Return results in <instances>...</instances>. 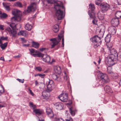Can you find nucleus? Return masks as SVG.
Listing matches in <instances>:
<instances>
[{
	"instance_id": "nucleus-55",
	"label": "nucleus",
	"mask_w": 121,
	"mask_h": 121,
	"mask_svg": "<svg viewBox=\"0 0 121 121\" xmlns=\"http://www.w3.org/2000/svg\"><path fill=\"white\" fill-rule=\"evenodd\" d=\"M46 49L45 48H40L39 49L41 51H42L45 49Z\"/></svg>"
},
{
	"instance_id": "nucleus-29",
	"label": "nucleus",
	"mask_w": 121,
	"mask_h": 121,
	"mask_svg": "<svg viewBox=\"0 0 121 121\" xmlns=\"http://www.w3.org/2000/svg\"><path fill=\"white\" fill-rule=\"evenodd\" d=\"M108 67L107 68V71L108 73H111L112 72V68H111L112 66H110L109 65H107Z\"/></svg>"
},
{
	"instance_id": "nucleus-10",
	"label": "nucleus",
	"mask_w": 121,
	"mask_h": 121,
	"mask_svg": "<svg viewBox=\"0 0 121 121\" xmlns=\"http://www.w3.org/2000/svg\"><path fill=\"white\" fill-rule=\"evenodd\" d=\"M60 100L63 102H67L68 100V95L67 93H62L58 96Z\"/></svg>"
},
{
	"instance_id": "nucleus-21",
	"label": "nucleus",
	"mask_w": 121,
	"mask_h": 121,
	"mask_svg": "<svg viewBox=\"0 0 121 121\" xmlns=\"http://www.w3.org/2000/svg\"><path fill=\"white\" fill-rule=\"evenodd\" d=\"M34 112H35L36 115L39 116L42 114V111L40 109H38L34 110Z\"/></svg>"
},
{
	"instance_id": "nucleus-34",
	"label": "nucleus",
	"mask_w": 121,
	"mask_h": 121,
	"mask_svg": "<svg viewBox=\"0 0 121 121\" xmlns=\"http://www.w3.org/2000/svg\"><path fill=\"white\" fill-rule=\"evenodd\" d=\"M1 14L0 16V17L1 18H5L8 17V15L5 13H3V14Z\"/></svg>"
},
{
	"instance_id": "nucleus-25",
	"label": "nucleus",
	"mask_w": 121,
	"mask_h": 121,
	"mask_svg": "<svg viewBox=\"0 0 121 121\" xmlns=\"http://www.w3.org/2000/svg\"><path fill=\"white\" fill-rule=\"evenodd\" d=\"M115 15L116 17L119 18H121V11H117L115 13Z\"/></svg>"
},
{
	"instance_id": "nucleus-28",
	"label": "nucleus",
	"mask_w": 121,
	"mask_h": 121,
	"mask_svg": "<svg viewBox=\"0 0 121 121\" xmlns=\"http://www.w3.org/2000/svg\"><path fill=\"white\" fill-rule=\"evenodd\" d=\"M111 37V35L110 34L106 35V43H108L110 41Z\"/></svg>"
},
{
	"instance_id": "nucleus-18",
	"label": "nucleus",
	"mask_w": 121,
	"mask_h": 121,
	"mask_svg": "<svg viewBox=\"0 0 121 121\" xmlns=\"http://www.w3.org/2000/svg\"><path fill=\"white\" fill-rule=\"evenodd\" d=\"M56 106L57 109L59 110H61L62 109L64 105L61 103H58L56 104Z\"/></svg>"
},
{
	"instance_id": "nucleus-15",
	"label": "nucleus",
	"mask_w": 121,
	"mask_h": 121,
	"mask_svg": "<svg viewBox=\"0 0 121 121\" xmlns=\"http://www.w3.org/2000/svg\"><path fill=\"white\" fill-rule=\"evenodd\" d=\"M100 39V38L97 35H95L91 39V41L94 43L95 45L97 46V43L99 41V40Z\"/></svg>"
},
{
	"instance_id": "nucleus-53",
	"label": "nucleus",
	"mask_w": 121,
	"mask_h": 121,
	"mask_svg": "<svg viewBox=\"0 0 121 121\" xmlns=\"http://www.w3.org/2000/svg\"><path fill=\"white\" fill-rule=\"evenodd\" d=\"M4 27L3 25H0V29L2 30H4Z\"/></svg>"
},
{
	"instance_id": "nucleus-16",
	"label": "nucleus",
	"mask_w": 121,
	"mask_h": 121,
	"mask_svg": "<svg viewBox=\"0 0 121 121\" xmlns=\"http://www.w3.org/2000/svg\"><path fill=\"white\" fill-rule=\"evenodd\" d=\"M54 71L56 73L60 74L61 73V68L59 66H56L54 67Z\"/></svg>"
},
{
	"instance_id": "nucleus-38",
	"label": "nucleus",
	"mask_w": 121,
	"mask_h": 121,
	"mask_svg": "<svg viewBox=\"0 0 121 121\" xmlns=\"http://www.w3.org/2000/svg\"><path fill=\"white\" fill-rule=\"evenodd\" d=\"M29 50L30 52L31 55H32L33 54H34L33 53L35 52H36L37 51H36V52H35V50L33 48L29 49Z\"/></svg>"
},
{
	"instance_id": "nucleus-6",
	"label": "nucleus",
	"mask_w": 121,
	"mask_h": 121,
	"mask_svg": "<svg viewBox=\"0 0 121 121\" xmlns=\"http://www.w3.org/2000/svg\"><path fill=\"white\" fill-rule=\"evenodd\" d=\"M62 38L60 37V35H58L57 39L56 38H52L50 39V40L52 42V43H51V48H53L55 46L59 43L60 41Z\"/></svg>"
},
{
	"instance_id": "nucleus-7",
	"label": "nucleus",
	"mask_w": 121,
	"mask_h": 121,
	"mask_svg": "<svg viewBox=\"0 0 121 121\" xmlns=\"http://www.w3.org/2000/svg\"><path fill=\"white\" fill-rule=\"evenodd\" d=\"M100 73L97 75V77L99 79H101V81H102L103 82H101L102 85L103 86H104V89L105 91V87L106 86V81L104 79V74L102 73L100 71H99Z\"/></svg>"
},
{
	"instance_id": "nucleus-31",
	"label": "nucleus",
	"mask_w": 121,
	"mask_h": 121,
	"mask_svg": "<svg viewBox=\"0 0 121 121\" xmlns=\"http://www.w3.org/2000/svg\"><path fill=\"white\" fill-rule=\"evenodd\" d=\"M55 116L53 117L54 118V120L55 121H64V120L62 118H58Z\"/></svg>"
},
{
	"instance_id": "nucleus-49",
	"label": "nucleus",
	"mask_w": 121,
	"mask_h": 121,
	"mask_svg": "<svg viewBox=\"0 0 121 121\" xmlns=\"http://www.w3.org/2000/svg\"><path fill=\"white\" fill-rule=\"evenodd\" d=\"M36 69L38 71H41V68L40 67H36Z\"/></svg>"
},
{
	"instance_id": "nucleus-52",
	"label": "nucleus",
	"mask_w": 121,
	"mask_h": 121,
	"mask_svg": "<svg viewBox=\"0 0 121 121\" xmlns=\"http://www.w3.org/2000/svg\"><path fill=\"white\" fill-rule=\"evenodd\" d=\"M40 87L41 88L43 89L45 87L44 84H41Z\"/></svg>"
},
{
	"instance_id": "nucleus-22",
	"label": "nucleus",
	"mask_w": 121,
	"mask_h": 121,
	"mask_svg": "<svg viewBox=\"0 0 121 121\" xmlns=\"http://www.w3.org/2000/svg\"><path fill=\"white\" fill-rule=\"evenodd\" d=\"M59 25H58L56 24L54 25L53 27V30L55 33L57 32L59 30Z\"/></svg>"
},
{
	"instance_id": "nucleus-61",
	"label": "nucleus",
	"mask_w": 121,
	"mask_h": 121,
	"mask_svg": "<svg viewBox=\"0 0 121 121\" xmlns=\"http://www.w3.org/2000/svg\"><path fill=\"white\" fill-rule=\"evenodd\" d=\"M35 85L36 86H37V84H38V83L37 82V80H35Z\"/></svg>"
},
{
	"instance_id": "nucleus-8",
	"label": "nucleus",
	"mask_w": 121,
	"mask_h": 121,
	"mask_svg": "<svg viewBox=\"0 0 121 121\" xmlns=\"http://www.w3.org/2000/svg\"><path fill=\"white\" fill-rule=\"evenodd\" d=\"M101 2L98 1V0H96L95 1V4L98 5H100L101 11L103 13H104L106 12V4L104 3H100Z\"/></svg>"
},
{
	"instance_id": "nucleus-32",
	"label": "nucleus",
	"mask_w": 121,
	"mask_h": 121,
	"mask_svg": "<svg viewBox=\"0 0 121 121\" xmlns=\"http://www.w3.org/2000/svg\"><path fill=\"white\" fill-rule=\"evenodd\" d=\"M99 13H97L98 17V18L100 20H103L104 19V15L101 16L100 15Z\"/></svg>"
},
{
	"instance_id": "nucleus-4",
	"label": "nucleus",
	"mask_w": 121,
	"mask_h": 121,
	"mask_svg": "<svg viewBox=\"0 0 121 121\" xmlns=\"http://www.w3.org/2000/svg\"><path fill=\"white\" fill-rule=\"evenodd\" d=\"M12 28V30L9 27H8L6 29V30L9 32L10 34H11L13 37H15L16 36L17 32L16 30V24H15L14 23L10 24V25Z\"/></svg>"
},
{
	"instance_id": "nucleus-1",
	"label": "nucleus",
	"mask_w": 121,
	"mask_h": 121,
	"mask_svg": "<svg viewBox=\"0 0 121 121\" xmlns=\"http://www.w3.org/2000/svg\"><path fill=\"white\" fill-rule=\"evenodd\" d=\"M106 64L112 66L118 60V54L115 49L112 48V44L110 45L106 44Z\"/></svg>"
},
{
	"instance_id": "nucleus-26",
	"label": "nucleus",
	"mask_w": 121,
	"mask_h": 121,
	"mask_svg": "<svg viewBox=\"0 0 121 121\" xmlns=\"http://www.w3.org/2000/svg\"><path fill=\"white\" fill-rule=\"evenodd\" d=\"M27 34V33L25 31L22 30L20 31L18 33V35H21L24 36H25Z\"/></svg>"
},
{
	"instance_id": "nucleus-41",
	"label": "nucleus",
	"mask_w": 121,
	"mask_h": 121,
	"mask_svg": "<svg viewBox=\"0 0 121 121\" xmlns=\"http://www.w3.org/2000/svg\"><path fill=\"white\" fill-rule=\"evenodd\" d=\"M63 33V32L62 31H61L59 35H60V37L62 38H64Z\"/></svg>"
},
{
	"instance_id": "nucleus-60",
	"label": "nucleus",
	"mask_w": 121,
	"mask_h": 121,
	"mask_svg": "<svg viewBox=\"0 0 121 121\" xmlns=\"http://www.w3.org/2000/svg\"><path fill=\"white\" fill-rule=\"evenodd\" d=\"M0 60H2L4 61V59L3 57H1L0 58Z\"/></svg>"
},
{
	"instance_id": "nucleus-48",
	"label": "nucleus",
	"mask_w": 121,
	"mask_h": 121,
	"mask_svg": "<svg viewBox=\"0 0 121 121\" xmlns=\"http://www.w3.org/2000/svg\"><path fill=\"white\" fill-rule=\"evenodd\" d=\"M7 10L9 11L10 10V7L9 6H6L5 7Z\"/></svg>"
},
{
	"instance_id": "nucleus-44",
	"label": "nucleus",
	"mask_w": 121,
	"mask_h": 121,
	"mask_svg": "<svg viewBox=\"0 0 121 121\" xmlns=\"http://www.w3.org/2000/svg\"><path fill=\"white\" fill-rule=\"evenodd\" d=\"M111 7L108 4L106 3V10L111 8Z\"/></svg>"
},
{
	"instance_id": "nucleus-57",
	"label": "nucleus",
	"mask_w": 121,
	"mask_h": 121,
	"mask_svg": "<svg viewBox=\"0 0 121 121\" xmlns=\"http://www.w3.org/2000/svg\"><path fill=\"white\" fill-rule=\"evenodd\" d=\"M21 56V55H19L18 56H14L15 58H18L20 57Z\"/></svg>"
},
{
	"instance_id": "nucleus-19",
	"label": "nucleus",
	"mask_w": 121,
	"mask_h": 121,
	"mask_svg": "<svg viewBox=\"0 0 121 121\" xmlns=\"http://www.w3.org/2000/svg\"><path fill=\"white\" fill-rule=\"evenodd\" d=\"M39 43L34 41H32V46L35 48L39 47Z\"/></svg>"
},
{
	"instance_id": "nucleus-5",
	"label": "nucleus",
	"mask_w": 121,
	"mask_h": 121,
	"mask_svg": "<svg viewBox=\"0 0 121 121\" xmlns=\"http://www.w3.org/2000/svg\"><path fill=\"white\" fill-rule=\"evenodd\" d=\"M20 13V11L17 9L13 10L12 11V13L14 16L11 18V20H12L14 19V21H20L21 20V15Z\"/></svg>"
},
{
	"instance_id": "nucleus-33",
	"label": "nucleus",
	"mask_w": 121,
	"mask_h": 121,
	"mask_svg": "<svg viewBox=\"0 0 121 121\" xmlns=\"http://www.w3.org/2000/svg\"><path fill=\"white\" fill-rule=\"evenodd\" d=\"M4 91V88L3 86L1 85H0V93H3Z\"/></svg>"
},
{
	"instance_id": "nucleus-51",
	"label": "nucleus",
	"mask_w": 121,
	"mask_h": 121,
	"mask_svg": "<svg viewBox=\"0 0 121 121\" xmlns=\"http://www.w3.org/2000/svg\"><path fill=\"white\" fill-rule=\"evenodd\" d=\"M45 75V74H39V76L42 78H43L44 77Z\"/></svg>"
},
{
	"instance_id": "nucleus-3",
	"label": "nucleus",
	"mask_w": 121,
	"mask_h": 121,
	"mask_svg": "<svg viewBox=\"0 0 121 121\" xmlns=\"http://www.w3.org/2000/svg\"><path fill=\"white\" fill-rule=\"evenodd\" d=\"M89 7L90 9L91 10V11L90 10L88 11V14L90 17L93 19L92 21V23L94 24L97 25V20L96 17L95 15V13L94 11L95 8V5L91 3L89 4Z\"/></svg>"
},
{
	"instance_id": "nucleus-24",
	"label": "nucleus",
	"mask_w": 121,
	"mask_h": 121,
	"mask_svg": "<svg viewBox=\"0 0 121 121\" xmlns=\"http://www.w3.org/2000/svg\"><path fill=\"white\" fill-rule=\"evenodd\" d=\"M25 28L26 30L29 31L30 30L32 29V26L29 23H27L26 25Z\"/></svg>"
},
{
	"instance_id": "nucleus-11",
	"label": "nucleus",
	"mask_w": 121,
	"mask_h": 121,
	"mask_svg": "<svg viewBox=\"0 0 121 121\" xmlns=\"http://www.w3.org/2000/svg\"><path fill=\"white\" fill-rule=\"evenodd\" d=\"M54 84V83L53 81L49 79V81H48V83L47 84L46 91L48 92L51 91L52 88L53 87Z\"/></svg>"
},
{
	"instance_id": "nucleus-63",
	"label": "nucleus",
	"mask_w": 121,
	"mask_h": 121,
	"mask_svg": "<svg viewBox=\"0 0 121 121\" xmlns=\"http://www.w3.org/2000/svg\"><path fill=\"white\" fill-rule=\"evenodd\" d=\"M32 55L34 57H36V56L37 55V54H33Z\"/></svg>"
},
{
	"instance_id": "nucleus-30",
	"label": "nucleus",
	"mask_w": 121,
	"mask_h": 121,
	"mask_svg": "<svg viewBox=\"0 0 121 121\" xmlns=\"http://www.w3.org/2000/svg\"><path fill=\"white\" fill-rule=\"evenodd\" d=\"M30 107H32L33 110H34L36 109H35V108H36V106L35 105H34L32 103L30 102Z\"/></svg>"
},
{
	"instance_id": "nucleus-62",
	"label": "nucleus",
	"mask_w": 121,
	"mask_h": 121,
	"mask_svg": "<svg viewBox=\"0 0 121 121\" xmlns=\"http://www.w3.org/2000/svg\"><path fill=\"white\" fill-rule=\"evenodd\" d=\"M101 59L100 58H99V61H98V64H99H99L101 62Z\"/></svg>"
},
{
	"instance_id": "nucleus-43",
	"label": "nucleus",
	"mask_w": 121,
	"mask_h": 121,
	"mask_svg": "<svg viewBox=\"0 0 121 121\" xmlns=\"http://www.w3.org/2000/svg\"><path fill=\"white\" fill-rule=\"evenodd\" d=\"M8 37H4L3 36H2L1 37V39L2 40H7Z\"/></svg>"
},
{
	"instance_id": "nucleus-58",
	"label": "nucleus",
	"mask_w": 121,
	"mask_h": 121,
	"mask_svg": "<svg viewBox=\"0 0 121 121\" xmlns=\"http://www.w3.org/2000/svg\"><path fill=\"white\" fill-rule=\"evenodd\" d=\"M64 78L66 80H67L68 79V78L66 75L64 77Z\"/></svg>"
},
{
	"instance_id": "nucleus-36",
	"label": "nucleus",
	"mask_w": 121,
	"mask_h": 121,
	"mask_svg": "<svg viewBox=\"0 0 121 121\" xmlns=\"http://www.w3.org/2000/svg\"><path fill=\"white\" fill-rule=\"evenodd\" d=\"M15 5L16 6H18L20 7H22L21 3L18 2H17L15 3Z\"/></svg>"
},
{
	"instance_id": "nucleus-47",
	"label": "nucleus",
	"mask_w": 121,
	"mask_h": 121,
	"mask_svg": "<svg viewBox=\"0 0 121 121\" xmlns=\"http://www.w3.org/2000/svg\"><path fill=\"white\" fill-rule=\"evenodd\" d=\"M28 90L30 91V94L32 96H34V94L32 92L31 90L30 89H28Z\"/></svg>"
},
{
	"instance_id": "nucleus-2",
	"label": "nucleus",
	"mask_w": 121,
	"mask_h": 121,
	"mask_svg": "<svg viewBox=\"0 0 121 121\" xmlns=\"http://www.w3.org/2000/svg\"><path fill=\"white\" fill-rule=\"evenodd\" d=\"M54 5V8L55 9L56 11L54 15V17L57 20H61L64 17L63 11L61 10L63 9L65 10V8L62 5L58 3H56Z\"/></svg>"
},
{
	"instance_id": "nucleus-14",
	"label": "nucleus",
	"mask_w": 121,
	"mask_h": 121,
	"mask_svg": "<svg viewBox=\"0 0 121 121\" xmlns=\"http://www.w3.org/2000/svg\"><path fill=\"white\" fill-rule=\"evenodd\" d=\"M108 31L109 34L111 35H113L115 34L116 32V29L115 26H111L108 28Z\"/></svg>"
},
{
	"instance_id": "nucleus-59",
	"label": "nucleus",
	"mask_w": 121,
	"mask_h": 121,
	"mask_svg": "<svg viewBox=\"0 0 121 121\" xmlns=\"http://www.w3.org/2000/svg\"><path fill=\"white\" fill-rule=\"evenodd\" d=\"M72 103L71 101L70 100V101H69V103H68L67 104L69 105H71V104H72Z\"/></svg>"
},
{
	"instance_id": "nucleus-56",
	"label": "nucleus",
	"mask_w": 121,
	"mask_h": 121,
	"mask_svg": "<svg viewBox=\"0 0 121 121\" xmlns=\"http://www.w3.org/2000/svg\"><path fill=\"white\" fill-rule=\"evenodd\" d=\"M29 45H30V44H24L23 45V46H24V47H28L29 46Z\"/></svg>"
},
{
	"instance_id": "nucleus-46",
	"label": "nucleus",
	"mask_w": 121,
	"mask_h": 121,
	"mask_svg": "<svg viewBox=\"0 0 121 121\" xmlns=\"http://www.w3.org/2000/svg\"><path fill=\"white\" fill-rule=\"evenodd\" d=\"M64 121H73V120L72 118L70 117L68 119H65V121L64 120Z\"/></svg>"
},
{
	"instance_id": "nucleus-45",
	"label": "nucleus",
	"mask_w": 121,
	"mask_h": 121,
	"mask_svg": "<svg viewBox=\"0 0 121 121\" xmlns=\"http://www.w3.org/2000/svg\"><path fill=\"white\" fill-rule=\"evenodd\" d=\"M62 44L61 46L62 47H64V38L62 39Z\"/></svg>"
},
{
	"instance_id": "nucleus-54",
	"label": "nucleus",
	"mask_w": 121,
	"mask_h": 121,
	"mask_svg": "<svg viewBox=\"0 0 121 121\" xmlns=\"http://www.w3.org/2000/svg\"><path fill=\"white\" fill-rule=\"evenodd\" d=\"M21 39L22 41V42L23 43H25L26 41H25V40L24 38H21Z\"/></svg>"
},
{
	"instance_id": "nucleus-27",
	"label": "nucleus",
	"mask_w": 121,
	"mask_h": 121,
	"mask_svg": "<svg viewBox=\"0 0 121 121\" xmlns=\"http://www.w3.org/2000/svg\"><path fill=\"white\" fill-rule=\"evenodd\" d=\"M7 44L8 43L7 42L5 43L4 44H2V43H1V45H0V47L2 49H4L7 46Z\"/></svg>"
},
{
	"instance_id": "nucleus-35",
	"label": "nucleus",
	"mask_w": 121,
	"mask_h": 121,
	"mask_svg": "<svg viewBox=\"0 0 121 121\" xmlns=\"http://www.w3.org/2000/svg\"><path fill=\"white\" fill-rule=\"evenodd\" d=\"M70 113L72 116H74L75 114L74 110H73L72 108H69Z\"/></svg>"
},
{
	"instance_id": "nucleus-37",
	"label": "nucleus",
	"mask_w": 121,
	"mask_h": 121,
	"mask_svg": "<svg viewBox=\"0 0 121 121\" xmlns=\"http://www.w3.org/2000/svg\"><path fill=\"white\" fill-rule=\"evenodd\" d=\"M105 28L104 26H102V28H100V29L99 31V33H100L102 31L103 32H105Z\"/></svg>"
},
{
	"instance_id": "nucleus-40",
	"label": "nucleus",
	"mask_w": 121,
	"mask_h": 121,
	"mask_svg": "<svg viewBox=\"0 0 121 121\" xmlns=\"http://www.w3.org/2000/svg\"><path fill=\"white\" fill-rule=\"evenodd\" d=\"M47 2L48 4H52L54 2V0H47Z\"/></svg>"
},
{
	"instance_id": "nucleus-13",
	"label": "nucleus",
	"mask_w": 121,
	"mask_h": 121,
	"mask_svg": "<svg viewBox=\"0 0 121 121\" xmlns=\"http://www.w3.org/2000/svg\"><path fill=\"white\" fill-rule=\"evenodd\" d=\"M46 112L47 114L48 115L50 118H52L54 117L56 115H54L51 109L48 107H47L46 109Z\"/></svg>"
},
{
	"instance_id": "nucleus-50",
	"label": "nucleus",
	"mask_w": 121,
	"mask_h": 121,
	"mask_svg": "<svg viewBox=\"0 0 121 121\" xmlns=\"http://www.w3.org/2000/svg\"><path fill=\"white\" fill-rule=\"evenodd\" d=\"M110 81V79H109L108 77L106 75V83L109 82Z\"/></svg>"
},
{
	"instance_id": "nucleus-23",
	"label": "nucleus",
	"mask_w": 121,
	"mask_h": 121,
	"mask_svg": "<svg viewBox=\"0 0 121 121\" xmlns=\"http://www.w3.org/2000/svg\"><path fill=\"white\" fill-rule=\"evenodd\" d=\"M52 78L58 81H59L61 80V77L60 76H58L56 74H54L53 75Z\"/></svg>"
},
{
	"instance_id": "nucleus-9",
	"label": "nucleus",
	"mask_w": 121,
	"mask_h": 121,
	"mask_svg": "<svg viewBox=\"0 0 121 121\" xmlns=\"http://www.w3.org/2000/svg\"><path fill=\"white\" fill-rule=\"evenodd\" d=\"M36 9V5L35 3H33L30 6L28 7L27 9L26 10H25L23 13L25 14L30 13V12L33 10H35Z\"/></svg>"
},
{
	"instance_id": "nucleus-12",
	"label": "nucleus",
	"mask_w": 121,
	"mask_h": 121,
	"mask_svg": "<svg viewBox=\"0 0 121 121\" xmlns=\"http://www.w3.org/2000/svg\"><path fill=\"white\" fill-rule=\"evenodd\" d=\"M119 18L114 17L113 18L111 21V24L113 26H117L119 24Z\"/></svg>"
},
{
	"instance_id": "nucleus-20",
	"label": "nucleus",
	"mask_w": 121,
	"mask_h": 121,
	"mask_svg": "<svg viewBox=\"0 0 121 121\" xmlns=\"http://www.w3.org/2000/svg\"><path fill=\"white\" fill-rule=\"evenodd\" d=\"M112 92L113 91L110 87L109 86L106 85V93H108L110 94H111Z\"/></svg>"
},
{
	"instance_id": "nucleus-64",
	"label": "nucleus",
	"mask_w": 121,
	"mask_h": 121,
	"mask_svg": "<svg viewBox=\"0 0 121 121\" xmlns=\"http://www.w3.org/2000/svg\"><path fill=\"white\" fill-rule=\"evenodd\" d=\"M39 74H35V77H36L37 76H39Z\"/></svg>"
},
{
	"instance_id": "nucleus-42",
	"label": "nucleus",
	"mask_w": 121,
	"mask_h": 121,
	"mask_svg": "<svg viewBox=\"0 0 121 121\" xmlns=\"http://www.w3.org/2000/svg\"><path fill=\"white\" fill-rule=\"evenodd\" d=\"M17 80L19 82L22 83H23L24 82V79L22 80L19 78H17Z\"/></svg>"
},
{
	"instance_id": "nucleus-17",
	"label": "nucleus",
	"mask_w": 121,
	"mask_h": 121,
	"mask_svg": "<svg viewBox=\"0 0 121 121\" xmlns=\"http://www.w3.org/2000/svg\"><path fill=\"white\" fill-rule=\"evenodd\" d=\"M45 57L42 58L43 60L47 63L50 62V56L47 55H45L44 56Z\"/></svg>"
},
{
	"instance_id": "nucleus-39",
	"label": "nucleus",
	"mask_w": 121,
	"mask_h": 121,
	"mask_svg": "<svg viewBox=\"0 0 121 121\" xmlns=\"http://www.w3.org/2000/svg\"><path fill=\"white\" fill-rule=\"evenodd\" d=\"M37 56L39 57H43L44 56V54L41 53H39L37 54Z\"/></svg>"
}]
</instances>
